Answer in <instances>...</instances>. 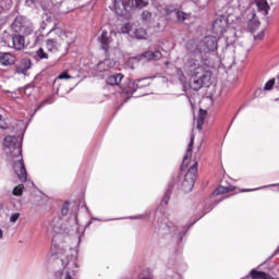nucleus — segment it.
Masks as SVG:
<instances>
[{
  "instance_id": "cd10ccee",
  "label": "nucleus",
  "mask_w": 279,
  "mask_h": 279,
  "mask_svg": "<svg viewBox=\"0 0 279 279\" xmlns=\"http://www.w3.org/2000/svg\"><path fill=\"white\" fill-rule=\"evenodd\" d=\"M72 78V76L71 75H69V72H62L61 74H59L58 76H57V78L54 80V83H53V85L56 86V85H58L59 84V82H60V80H71Z\"/></svg>"
},
{
  "instance_id": "4be33fe9",
  "label": "nucleus",
  "mask_w": 279,
  "mask_h": 279,
  "mask_svg": "<svg viewBox=\"0 0 279 279\" xmlns=\"http://www.w3.org/2000/svg\"><path fill=\"white\" fill-rule=\"evenodd\" d=\"M257 10L263 14V16H267L269 14V4L267 0H257L256 1Z\"/></svg>"
},
{
  "instance_id": "37998d69",
  "label": "nucleus",
  "mask_w": 279,
  "mask_h": 279,
  "mask_svg": "<svg viewBox=\"0 0 279 279\" xmlns=\"http://www.w3.org/2000/svg\"><path fill=\"white\" fill-rule=\"evenodd\" d=\"M177 73L180 75V73H181V75H182V70L181 69H178L177 70Z\"/></svg>"
},
{
  "instance_id": "c756f323",
  "label": "nucleus",
  "mask_w": 279,
  "mask_h": 279,
  "mask_svg": "<svg viewBox=\"0 0 279 279\" xmlns=\"http://www.w3.org/2000/svg\"><path fill=\"white\" fill-rule=\"evenodd\" d=\"M36 58H38V60H47V58H49V54H47V52H45L43 48H39L36 51Z\"/></svg>"
},
{
  "instance_id": "f03ea898",
  "label": "nucleus",
  "mask_w": 279,
  "mask_h": 279,
  "mask_svg": "<svg viewBox=\"0 0 279 279\" xmlns=\"http://www.w3.org/2000/svg\"><path fill=\"white\" fill-rule=\"evenodd\" d=\"M77 248L70 247L59 248L58 253L51 252L48 253L47 259L51 263L53 260L56 265H62L63 269L54 272L56 279H73L75 276V269L80 266L77 265Z\"/></svg>"
},
{
  "instance_id": "a18cd8bd",
  "label": "nucleus",
  "mask_w": 279,
  "mask_h": 279,
  "mask_svg": "<svg viewBox=\"0 0 279 279\" xmlns=\"http://www.w3.org/2000/svg\"><path fill=\"white\" fill-rule=\"evenodd\" d=\"M117 219H109V221H116Z\"/></svg>"
},
{
  "instance_id": "e433bc0d",
  "label": "nucleus",
  "mask_w": 279,
  "mask_h": 279,
  "mask_svg": "<svg viewBox=\"0 0 279 279\" xmlns=\"http://www.w3.org/2000/svg\"><path fill=\"white\" fill-rule=\"evenodd\" d=\"M19 217H21V214L19 213L12 214L10 217L11 223H16V221H19Z\"/></svg>"
},
{
  "instance_id": "9d476101",
  "label": "nucleus",
  "mask_w": 279,
  "mask_h": 279,
  "mask_svg": "<svg viewBox=\"0 0 279 279\" xmlns=\"http://www.w3.org/2000/svg\"><path fill=\"white\" fill-rule=\"evenodd\" d=\"M11 29L15 32V34H23V36H29L34 28L25 21L23 16L15 17L14 22L11 25Z\"/></svg>"
},
{
  "instance_id": "39448f33",
  "label": "nucleus",
  "mask_w": 279,
  "mask_h": 279,
  "mask_svg": "<svg viewBox=\"0 0 279 279\" xmlns=\"http://www.w3.org/2000/svg\"><path fill=\"white\" fill-rule=\"evenodd\" d=\"M219 45V39L216 36L208 35L203 39H190L185 44V51L189 53H201V56H208V53H215Z\"/></svg>"
},
{
  "instance_id": "412c9836",
  "label": "nucleus",
  "mask_w": 279,
  "mask_h": 279,
  "mask_svg": "<svg viewBox=\"0 0 279 279\" xmlns=\"http://www.w3.org/2000/svg\"><path fill=\"white\" fill-rule=\"evenodd\" d=\"M122 81H123L122 73H116L107 77V84H109V86H120Z\"/></svg>"
},
{
  "instance_id": "49530a36",
  "label": "nucleus",
  "mask_w": 279,
  "mask_h": 279,
  "mask_svg": "<svg viewBox=\"0 0 279 279\" xmlns=\"http://www.w3.org/2000/svg\"><path fill=\"white\" fill-rule=\"evenodd\" d=\"M182 77H184V75H182V76L180 77L181 82H182Z\"/></svg>"
},
{
  "instance_id": "f704fd0d",
  "label": "nucleus",
  "mask_w": 279,
  "mask_h": 279,
  "mask_svg": "<svg viewBox=\"0 0 279 279\" xmlns=\"http://www.w3.org/2000/svg\"><path fill=\"white\" fill-rule=\"evenodd\" d=\"M51 104H53V99H52V98H47V99H45V100L38 106V108L36 109V112H37V110H40V108H43L44 106L51 105Z\"/></svg>"
},
{
  "instance_id": "1a4fd4ad",
  "label": "nucleus",
  "mask_w": 279,
  "mask_h": 279,
  "mask_svg": "<svg viewBox=\"0 0 279 279\" xmlns=\"http://www.w3.org/2000/svg\"><path fill=\"white\" fill-rule=\"evenodd\" d=\"M196 175H197V163H194L184 175V179L182 182V189L184 193H191L193 191V186H195Z\"/></svg>"
},
{
  "instance_id": "2f4dec72",
  "label": "nucleus",
  "mask_w": 279,
  "mask_h": 279,
  "mask_svg": "<svg viewBox=\"0 0 279 279\" xmlns=\"http://www.w3.org/2000/svg\"><path fill=\"white\" fill-rule=\"evenodd\" d=\"M23 189H25V186H23V184L15 186L13 189V195H15V197H21V195H23Z\"/></svg>"
},
{
  "instance_id": "473e14b6",
  "label": "nucleus",
  "mask_w": 279,
  "mask_h": 279,
  "mask_svg": "<svg viewBox=\"0 0 279 279\" xmlns=\"http://www.w3.org/2000/svg\"><path fill=\"white\" fill-rule=\"evenodd\" d=\"M142 21H144L145 23H149V21H151V12L145 10L142 12Z\"/></svg>"
},
{
  "instance_id": "6ab92c4d",
  "label": "nucleus",
  "mask_w": 279,
  "mask_h": 279,
  "mask_svg": "<svg viewBox=\"0 0 279 279\" xmlns=\"http://www.w3.org/2000/svg\"><path fill=\"white\" fill-rule=\"evenodd\" d=\"M143 82H147V78H142V80H138L137 82H130L126 93L129 95H134L135 90H138V88H143V86H145Z\"/></svg>"
},
{
  "instance_id": "f257e3e1",
  "label": "nucleus",
  "mask_w": 279,
  "mask_h": 279,
  "mask_svg": "<svg viewBox=\"0 0 279 279\" xmlns=\"http://www.w3.org/2000/svg\"><path fill=\"white\" fill-rule=\"evenodd\" d=\"M186 54L183 58V71L190 77V88L192 90H201V88H208L211 84L213 73L208 70V66H213V63L202 53H191L185 50Z\"/></svg>"
},
{
  "instance_id": "f3484780",
  "label": "nucleus",
  "mask_w": 279,
  "mask_h": 279,
  "mask_svg": "<svg viewBox=\"0 0 279 279\" xmlns=\"http://www.w3.org/2000/svg\"><path fill=\"white\" fill-rule=\"evenodd\" d=\"M162 58V52L160 50H148L141 54V60H147L148 62H151V60H160Z\"/></svg>"
},
{
  "instance_id": "423d86ee",
  "label": "nucleus",
  "mask_w": 279,
  "mask_h": 279,
  "mask_svg": "<svg viewBox=\"0 0 279 279\" xmlns=\"http://www.w3.org/2000/svg\"><path fill=\"white\" fill-rule=\"evenodd\" d=\"M149 5V2L145 0H113V8L116 14L118 16H125V19H130L132 15V8H146Z\"/></svg>"
},
{
  "instance_id": "ddd939ff",
  "label": "nucleus",
  "mask_w": 279,
  "mask_h": 279,
  "mask_svg": "<svg viewBox=\"0 0 279 279\" xmlns=\"http://www.w3.org/2000/svg\"><path fill=\"white\" fill-rule=\"evenodd\" d=\"M117 64L114 60L112 59H105L104 61L98 62L94 70L98 71V73H104L106 71H110V69H113V66Z\"/></svg>"
},
{
  "instance_id": "6e6552de",
  "label": "nucleus",
  "mask_w": 279,
  "mask_h": 279,
  "mask_svg": "<svg viewBox=\"0 0 279 279\" xmlns=\"http://www.w3.org/2000/svg\"><path fill=\"white\" fill-rule=\"evenodd\" d=\"M50 34H56L57 38L47 39L46 49L47 51H50V53H58V51H60V49L62 48V44L60 43V40H66V38H69V35L60 27L52 28L50 31Z\"/></svg>"
},
{
  "instance_id": "20e7f679",
  "label": "nucleus",
  "mask_w": 279,
  "mask_h": 279,
  "mask_svg": "<svg viewBox=\"0 0 279 279\" xmlns=\"http://www.w3.org/2000/svg\"><path fill=\"white\" fill-rule=\"evenodd\" d=\"M90 223H93V220H90L86 227L80 226L77 214H73L72 218L65 223L60 217L53 218L49 223L48 230L54 232V234H70V236H75L76 245H80L82 236H84V232H86V228H88Z\"/></svg>"
},
{
  "instance_id": "c85d7f7f",
  "label": "nucleus",
  "mask_w": 279,
  "mask_h": 279,
  "mask_svg": "<svg viewBox=\"0 0 279 279\" xmlns=\"http://www.w3.org/2000/svg\"><path fill=\"white\" fill-rule=\"evenodd\" d=\"M174 14L180 23H184V21H186V19H189V14H186L182 11L175 10Z\"/></svg>"
},
{
  "instance_id": "79ce46f5",
  "label": "nucleus",
  "mask_w": 279,
  "mask_h": 279,
  "mask_svg": "<svg viewBox=\"0 0 279 279\" xmlns=\"http://www.w3.org/2000/svg\"><path fill=\"white\" fill-rule=\"evenodd\" d=\"M0 239H3V230L0 229Z\"/></svg>"
},
{
  "instance_id": "7c9ffc66",
  "label": "nucleus",
  "mask_w": 279,
  "mask_h": 279,
  "mask_svg": "<svg viewBox=\"0 0 279 279\" xmlns=\"http://www.w3.org/2000/svg\"><path fill=\"white\" fill-rule=\"evenodd\" d=\"M132 23H124L121 28L120 32L121 34H130V32H132Z\"/></svg>"
},
{
  "instance_id": "f8f14e48",
  "label": "nucleus",
  "mask_w": 279,
  "mask_h": 279,
  "mask_svg": "<svg viewBox=\"0 0 279 279\" xmlns=\"http://www.w3.org/2000/svg\"><path fill=\"white\" fill-rule=\"evenodd\" d=\"M32 69V59L23 58L16 65H15V73L17 75H27V71Z\"/></svg>"
},
{
  "instance_id": "58836bf2",
  "label": "nucleus",
  "mask_w": 279,
  "mask_h": 279,
  "mask_svg": "<svg viewBox=\"0 0 279 279\" xmlns=\"http://www.w3.org/2000/svg\"><path fill=\"white\" fill-rule=\"evenodd\" d=\"M265 38V31H262L259 34L254 36L255 40H263Z\"/></svg>"
},
{
  "instance_id": "c03bdc74",
  "label": "nucleus",
  "mask_w": 279,
  "mask_h": 279,
  "mask_svg": "<svg viewBox=\"0 0 279 279\" xmlns=\"http://www.w3.org/2000/svg\"><path fill=\"white\" fill-rule=\"evenodd\" d=\"M277 88H279V75L277 77Z\"/></svg>"
},
{
  "instance_id": "0eeeda50",
  "label": "nucleus",
  "mask_w": 279,
  "mask_h": 279,
  "mask_svg": "<svg viewBox=\"0 0 279 279\" xmlns=\"http://www.w3.org/2000/svg\"><path fill=\"white\" fill-rule=\"evenodd\" d=\"M189 228L191 226H174L173 222L168 223H160L157 232L159 234H172L174 239H177L178 242L182 241L184 239V234H186Z\"/></svg>"
},
{
  "instance_id": "c9c22d12",
  "label": "nucleus",
  "mask_w": 279,
  "mask_h": 279,
  "mask_svg": "<svg viewBox=\"0 0 279 279\" xmlns=\"http://www.w3.org/2000/svg\"><path fill=\"white\" fill-rule=\"evenodd\" d=\"M61 215L63 217H66V215H69V202L64 203L61 207Z\"/></svg>"
},
{
  "instance_id": "a878e982",
  "label": "nucleus",
  "mask_w": 279,
  "mask_h": 279,
  "mask_svg": "<svg viewBox=\"0 0 279 279\" xmlns=\"http://www.w3.org/2000/svg\"><path fill=\"white\" fill-rule=\"evenodd\" d=\"M135 38L137 40H145L147 38V31L145 28H137L135 31Z\"/></svg>"
},
{
  "instance_id": "b1692460",
  "label": "nucleus",
  "mask_w": 279,
  "mask_h": 279,
  "mask_svg": "<svg viewBox=\"0 0 279 279\" xmlns=\"http://www.w3.org/2000/svg\"><path fill=\"white\" fill-rule=\"evenodd\" d=\"M204 121H206V111L201 110L196 119V130H198L199 132H202V128L204 126Z\"/></svg>"
},
{
  "instance_id": "4468645a",
  "label": "nucleus",
  "mask_w": 279,
  "mask_h": 279,
  "mask_svg": "<svg viewBox=\"0 0 279 279\" xmlns=\"http://www.w3.org/2000/svg\"><path fill=\"white\" fill-rule=\"evenodd\" d=\"M98 43L101 46V49L108 53V50L110 49V43H112V37H110V33L107 31H102L101 35L98 37Z\"/></svg>"
},
{
  "instance_id": "ea45409f",
  "label": "nucleus",
  "mask_w": 279,
  "mask_h": 279,
  "mask_svg": "<svg viewBox=\"0 0 279 279\" xmlns=\"http://www.w3.org/2000/svg\"><path fill=\"white\" fill-rule=\"evenodd\" d=\"M147 217V215H141L137 217H129V219H145Z\"/></svg>"
},
{
  "instance_id": "5701e85b",
  "label": "nucleus",
  "mask_w": 279,
  "mask_h": 279,
  "mask_svg": "<svg viewBox=\"0 0 279 279\" xmlns=\"http://www.w3.org/2000/svg\"><path fill=\"white\" fill-rule=\"evenodd\" d=\"M232 191H234V186H232V185H230V186L220 185L216 189V191L211 195L210 199H213V197H215V195H223L226 193H232Z\"/></svg>"
},
{
  "instance_id": "bb28decb",
  "label": "nucleus",
  "mask_w": 279,
  "mask_h": 279,
  "mask_svg": "<svg viewBox=\"0 0 279 279\" xmlns=\"http://www.w3.org/2000/svg\"><path fill=\"white\" fill-rule=\"evenodd\" d=\"M258 27H260V22L258 20L253 19L248 22V29L251 32H256Z\"/></svg>"
},
{
  "instance_id": "72a5a7b5",
  "label": "nucleus",
  "mask_w": 279,
  "mask_h": 279,
  "mask_svg": "<svg viewBox=\"0 0 279 279\" xmlns=\"http://www.w3.org/2000/svg\"><path fill=\"white\" fill-rule=\"evenodd\" d=\"M219 202H221V199H219L218 202L213 203L211 205H208V203L205 204L203 210L204 213H210V210H213V208H215V206H217V204H219Z\"/></svg>"
},
{
  "instance_id": "393cba45",
  "label": "nucleus",
  "mask_w": 279,
  "mask_h": 279,
  "mask_svg": "<svg viewBox=\"0 0 279 279\" xmlns=\"http://www.w3.org/2000/svg\"><path fill=\"white\" fill-rule=\"evenodd\" d=\"M173 184H169V187L160 203V206H167L169 204V199H171V193H172Z\"/></svg>"
},
{
  "instance_id": "a211bd4d",
  "label": "nucleus",
  "mask_w": 279,
  "mask_h": 279,
  "mask_svg": "<svg viewBox=\"0 0 279 279\" xmlns=\"http://www.w3.org/2000/svg\"><path fill=\"white\" fill-rule=\"evenodd\" d=\"M193 145H195V135L192 134L189 148L185 156L183 157L181 169H184V167H189V159L191 158V156H193Z\"/></svg>"
},
{
  "instance_id": "dca6fc26",
  "label": "nucleus",
  "mask_w": 279,
  "mask_h": 279,
  "mask_svg": "<svg viewBox=\"0 0 279 279\" xmlns=\"http://www.w3.org/2000/svg\"><path fill=\"white\" fill-rule=\"evenodd\" d=\"M12 44L15 51H22V49H25V35L19 33L13 35Z\"/></svg>"
},
{
  "instance_id": "a19ab883",
  "label": "nucleus",
  "mask_w": 279,
  "mask_h": 279,
  "mask_svg": "<svg viewBox=\"0 0 279 279\" xmlns=\"http://www.w3.org/2000/svg\"><path fill=\"white\" fill-rule=\"evenodd\" d=\"M260 189L263 187H257V189H254V190H243L245 193H248L250 191H260Z\"/></svg>"
},
{
  "instance_id": "7ed1b4c3",
  "label": "nucleus",
  "mask_w": 279,
  "mask_h": 279,
  "mask_svg": "<svg viewBox=\"0 0 279 279\" xmlns=\"http://www.w3.org/2000/svg\"><path fill=\"white\" fill-rule=\"evenodd\" d=\"M3 144L8 160L13 162V171L20 182H27V170L23 162V136L8 135L4 137Z\"/></svg>"
},
{
  "instance_id": "2eb2a0df",
  "label": "nucleus",
  "mask_w": 279,
  "mask_h": 279,
  "mask_svg": "<svg viewBox=\"0 0 279 279\" xmlns=\"http://www.w3.org/2000/svg\"><path fill=\"white\" fill-rule=\"evenodd\" d=\"M0 64H2V66H12L16 64V57L11 52H2L0 54Z\"/></svg>"
},
{
  "instance_id": "aec40b11",
  "label": "nucleus",
  "mask_w": 279,
  "mask_h": 279,
  "mask_svg": "<svg viewBox=\"0 0 279 279\" xmlns=\"http://www.w3.org/2000/svg\"><path fill=\"white\" fill-rule=\"evenodd\" d=\"M274 84H276V80H274V78L269 80L265 84L264 88H257L255 90V97H265V92L266 90H271V88H274Z\"/></svg>"
},
{
  "instance_id": "9b49d317",
  "label": "nucleus",
  "mask_w": 279,
  "mask_h": 279,
  "mask_svg": "<svg viewBox=\"0 0 279 279\" xmlns=\"http://www.w3.org/2000/svg\"><path fill=\"white\" fill-rule=\"evenodd\" d=\"M230 20L226 15H219L213 23L211 32L216 36H223L228 29V22Z\"/></svg>"
},
{
  "instance_id": "4c0bfd02",
  "label": "nucleus",
  "mask_w": 279,
  "mask_h": 279,
  "mask_svg": "<svg viewBox=\"0 0 279 279\" xmlns=\"http://www.w3.org/2000/svg\"><path fill=\"white\" fill-rule=\"evenodd\" d=\"M5 128H8V124L5 123L3 116L0 114V129L5 130Z\"/></svg>"
}]
</instances>
